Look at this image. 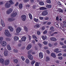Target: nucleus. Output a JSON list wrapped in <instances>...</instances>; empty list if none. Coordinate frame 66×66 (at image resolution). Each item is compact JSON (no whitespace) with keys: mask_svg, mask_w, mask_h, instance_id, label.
<instances>
[{"mask_svg":"<svg viewBox=\"0 0 66 66\" xmlns=\"http://www.w3.org/2000/svg\"><path fill=\"white\" fill-rule=\"evenodd\" d=\"M5 62L4 60L2 58H1L0 59V62L1 63L3 64Z\"/></svg>","mask_w":66,"mask_h":66,"instance_id":"14","label":"nucleus"},{"mask_svg":"<svg viewBox=\"0 0 66 66\" xmlns=\"http://www.w3.org/2000/svg\"><path fill=\"white\" fill-rule=\"evenodd\" d=\"M34 28H39L40 27V26L39 24H37L35 25H34Z\"/></svg>","mask_w":66,"mask_h":66,"instance_id":"19","label":"nucleus"},{"mask_svg":"<svg viewBox=\"0 0 66 66\" xmlns=\"http://www.w3.org/2000/svg\"><path fill=\"white\" fill-rule=\"evenodd\" d=\"M42 15L43 16H46L47 15H48V12L46 11H44L42 12Z\"/></svg>","mask_w":66,"mask_h":66,"instance_id":"7","label":"nucleus"},{"mask_svg":"<svg viewBox=\"0 0 66 66\" xmlns=\"http://www.w3.org/2000/svg\"><path fill=\"white\" fill-rule=\"evenodd\" d=\"M59 49L58 48H56L54 50V52H56V53H59L60 52H61V51H59Z\"/></svg>","mask_w":66,"mask_h":66,"instance_id":"6","label":"nucleus"},{"mask_svg":"<svg viewBox=\"0 0 66 66\" xmlns=\"http://www.w3.org/2000/svg\"><path fill=\"white\" fill-rule=\"evenodd\" d=\"M13 62H15V63H18V60L17 59H14L13 60Z\"/></svg>","mask_w":66,"mask_h":66,"instance_id":"27","label":"nucleus"},{"mask_svg":"<svg viewBox=\"0 0 66 66\" xmlns=\"http://www.w3.org/2000/svg\"><path fill=\"white\" fill-rule=\"evenodd\" d=\"M54 27H53V26H52L51 27L50 29V30H51V31L54 30Z\"/></svg>","mask_w":66,"mask_h":66,"instance_id":"36","label":"nucleus"},{"mask_svg":"<svg viewBox=\"0 0 66 66\" xmlns=\"http://www.w3.org/2000/svg\"><path fill=\"white\" fill-rule=\"evenodd\" d=\"M7 49L9 50H11V46H10L9 45H7Z\"/></svg>","mask_w":66,"mask_h":66,"instance_id":"23","label":"nucleus"},{"mask_svg":"<svg viewBox=\"0 0 66 66\" xmlns=\"http://www.w3.org/2000/svg\"><path fill=\"white\" fill-rule=\"evenodd\" d=\"M4 3H5L3 1L0 2V5H2V4H4Z\"/></svg>","mask_w":66,"mask_h":66,"instance_id":"41","label":"nucleus"},{"mask_svg":"<svg viewBox=\"0 0 66 66\" xmlns=\"http://www.w3.org/2000/svg\"><path fill=\"white\" fill-rule=\"evenodd\" d=\"M39 4L41 5H43L44 4V2H39Z\"/></svg>","mask_w":66,"mask_h":66,"instance_id":"37","label":"nucleus"},{"mask_svg":"<svg viewBox=\"0 0 66 66\" xmlns=\"http://www.w3.org/2000/svg\"><path fill=\"white\" fill-rule=\"evenodd\" d=\"M2 45L3 47H5L7 45V43L5 41H4L3 43H2Z\"/></svg>","mask_w":66,"mask_h":66,"instance_id":"11","label":"nucleus"},{"mask_svg":"<svg viewBox=\"0 0 66 66\" xmlns=\"http://www.w3.org/2000/svg\"><path fill=\"white\" fill-rule=\"evenodd\" d=\"M26 63H27V64L29 63L30 62V61H29V60L28 59H26Z\"/></svg>","mask_w":66,"mask_h":66,"instance_id":"35","label":"nucleus"},{"mask_svg":"<svg viewBox=\"0 0 66 66\" xmlns=\"http://www.w3.org/2000/svg\"><path fill=\"white\" fill-rule=\"evenodd\" d=\"M10 63V61L9 60H6L5 61V65H8Z\"/></svg>","mask_w":66,"mask_h":66,"instance_id":"10","label":"nucleus"},{"mask_svg":"<svg viewBox=\"0 0 66 66\" xmlns=\"http://www.w3.org/2000/svg\"><path fill=\"white\" fill-rule=\"evenodd\" d=\"M50 39L51 40L53 41V42H55V41H56V40H57L54 37L51 38Z\"/></svg>","mask_w":66,"mask_h":66,"instance_id":"13","label":"nucleus"},{"mask_svg":"<svg viewBox=\"0 0 66 66\" xmlns=\"http://www.w3.org/2000/svg\"><path fill=\"white\" fill-rule=\"evenodd\" d=\"M51 56L53 57H56V56L55 55V54L54 53H53L51 54Z\"/></svg>","mask_w":66,"mask_h":66,"instance_id":"24","label":"nucleus"},{"mask_svg":"<svg viewBox=\"0 0 66 66\" xmlns=\"http://www.w3.org/2000/svg\"><path fill=\"white\" fill-rule=\"evenodd\" d=\"M32 37L33 38H36V39H37V37H36L35 35H32Z\"/></svg>","mask_w":66,"mask_h":66,"instance_id":"45","label":"nucleus"},{"mask_svg":"<svg viewBox=\"0 0 66 66\" xmlns=\"http://www.w3.org/2000/svg\"><path fill=\"white\" fill-rule=\"evenodd\" d=\"M62 48L63 49L66 48V45H63L62 46Z\"/></svg>","mask_w":66,"mask_h":66,"instance_id":"55","label":"nucleus"},{"mask_svg":"<svg viewBox=\"0 0 66 66\" xmlns=\"http://www.w3.org/2000/svg\"><path fill=\"white\" fill-rule=\"evenodd\" d=\"M59 10V12H60V13H63V10H62V9H58Z\"/></svg>","mask_w":66,"mask_h":66,"instance_id":"34","label":"nucleus"},{"mask_svg":"<svg viewBox=\"0 0 66 66\" xmlns=\"http://www.w3.org/2000/svg\"><path fill=\"white\" fill-rule=\"evenodd\" d=\"M5 34L7 36H11V34H10L9 31L7 30H5Z\"/></svg>","mask_w":66,"mask_h":66,"instance_id":"2","label":"nucleus"},{"mask_svg":"<svg viewBox=\"0 0 66 66\" xmlns=\"http://www.w3.org/2000/svg\"><path fill=\"white\" fill-rule=\"evenodd\" d=\"M34 20L36 22H37L38 21V19H37L36 18H34Z\"/></svg>","mask_w":66,"mask_h":66,"instance_id":"42","label":"nucleus"},{"mask_svg":"<svg viewBox=\"0 0 66 66\" xmlns=\"http://www.w3.org/2000/svg\"><path fill=\"white\" fill-rule=\"evenodd\" d=\"M17 15V13L13 12L11 14V17L13 18V17H15Z\"/></svg>","mask_w":66,"mask_h":66,"instance_id":"1","label":"nucleus"},{"mask_svg":"<svg viewBox=\"0 0 66 66\" xmlns=\"http://www.w3.org/2000/svg\"><path fill=\"white\" fill-rule=\"evenodd\" d=\"M11 40V39L9 38H6V41H9V42H10Z\"/></svg>","mask_w":66,"mask_h":66,"instance_id":"38","label":"nucleus"},{"mask_svg":"<svg viewBox=\"0 0 66 66\" xmlns=\"http://www.w3.org/2000/svg\"><path fill=\"white\" fill-rule=\"evenodd\" d=\"M45 19L46 20H48L49 19V18L48 17L45 18Z\"/></svg>","mask_w":66,"mask_h":66,"instance_id":"62","label":"nucleus"},{"mask_svg":"<svg viewBox=\"0 0 66 66\" xmlns=\"http://www.w3.org/2000/svg\"><path fill=\"white\" fill-rule=\"evenodd\" d=\"M51 24V22H47V25H50Z\"/></svg>","mask_w":66,"mask_h":66,"instance_id":"47","label":"nucleus"},{"mask_svg":"<svg viewBox=\"0 0 66 66\" xmlns=\"http://www.w3.org/2000/svg\"><path fill=\"white\" fill-rule=\"evenodd\" d=\"M30 0H24V2H28V1H29Z\"/></svg>","mask_w":66,"mask_h":66,"instance_id":"61","label":"nucleus"},{"mask_svg":"<svg viewBox=\"0 0 66 66\" xmlns=\"http://www.w3.org/2000/svg\"><path fill=\"white\" fill-rule=\"evenodd\" d=\"M13 50L14 52H15V53H17V52L18 51V50H16L15 49H13Z\"/></svg>","mask_w":66,"mask_h":66,"instance_id":"44","label":"nucleus"},{"mask_svg":"<svg viewBox=\"0 0 66 66\" xmlns=\"http://www.w3.org/2000/svg\"><path fill=\"white\" fill-rule=\"evenodd\" d=\"M26 7H30V6L29 5H26Z\"/></svg>","mask_w":66,"mask_h":66,"instance_id":"60","label":"nucleus"},{"mask_svg":"<svg viewBox=\"0 0 66 66\" xmlns=\"http://www.w3.org/2000/svg\"><path fill=\"white\" fill-rule=\"evenodd\" d=\"M13 11V9L12 8H10L8 10L6 11V13L7 14H11Z\"/></svg>","mask_w":66,"mask_h":66,"instance_id":"4","label":"nucleus"},{"mask_svg":"<svg viewBox=\"0 0 66 66\" xmlns=\"http://www.w3.org/2000/svg\"><path fill=\"white\" fill-rule=\"evenodd\" d=\"M4 56H6L8 55V51L7 50H5L4 52Z\"/></svg>","mask_w":66,"mask_h":66,"instance_id":"9","label":"nucleus"},{"mask_svg":"<svg viewBox=\"0 0 66 66\" xmlns=\"http://www.w3.org/2000/svg\"><path fill=\"white\" fill-rule=\"evenodd\" d=\"M32 47V45L31 44H29L27 46V50H29V49H30Z\"/></svg>","mask_w":66,"mask_h":66,"instance_id":"12","label":"nucleus"},{"mask_svg":"<svg viewBox=\"0 0 66 66\" xmlns=\"http://www.w3.org/2000/svg\"><path fill=\"white\" fill-rule=\"evenodd\" d=\"M32 52V51H29L28 52V55H31V52Z\"/></svg>","mask_w":66,"mask_h":66,"instance_id":"43","label":"nucleus"},{"mask_svg":"<svg viewBox=\"0 0 66 66\" xmlns=\"http://www.w3.org/2000/svg\"><path fill=\"white\" fill-rule=\"evenodd\" d=\"M19 39V37H18L15 36L14 37V40L15 41H17Z\"/></svg>","mask_w":66,"mask_h":66,"instance_id":"18","label":"nucleus"},{"mask_svg":"<svg viewBox=\"0 0 66 66\" xmlns=\"http://www.w3.org/2000/svg\"><path fill=\"white\" fill-rule=\"evenodd\" d=\"M35 66H39V64L37 62H36L35 64Z\"/></svg>","mask_w":66,"mask_h":66,"instance_id":"46","label":"nucleus"},{"mask_svg":"<svg viewBox=\"0 0 66 66\" xmlns=\"http://www.w3.org/2000/svg\"><path fill=\"white\" fill-rule=\"evenodd\" d=\"M39 55L40 59H42L43 57V55L42 53H39Z\"/></svg>","mask_w":66,"mask_h":66,"instance_id":"20","label":"nucleus"},{"mask_svg":"<svg viewBox=\"0 0 66 66\" xmlns=\"http://www.w3.org/2000/svg\"><path fill=\"white\" fill-rule=\"evenodd\" d=\"M24 29L26 32H27V31H28V28H27V27L26 26L24 27Z\"/></svg>","mask_w":66,"mask_h":66,"instance_id":"33","label":"nucleus"},{"mask_svg":"<svg viewBox=\"0 0 66 66\" xmlns=\"http://www.w3.org/2000/svg\"><path fill=\"white\" fill-rule=\"evenodd\" d=\"M58 59L59 60H62L63 59V57L62 56H60L58 57Z\"/></svg>","mask_w":66,"mask_h":66,"instance_id":"49","label":"nucleus"},{"mask_svg":"<svg viewBox=\"0 0 66 66\" xmlns=\"http://www.w3.org/2000/svg\"><path fill=\"white\" fill-rule=\"evenodd\" d=\"M5 6L6 8H9L11 6V4L9 2H7L5 4Z\"/></svg>","mask_w":66,"mask_h":66,"instance_id":"5","label":"nucleus"},{"mask_svg":"<svg viewBox=\"0 0 66 66\" xmlns=\"http://www.w3.org/2000/svg\"><path fill=\"white\" fill-rule=\"evenodd\" d=\"M3 37H0V44H1V43H2V40H3Z\"/></svg>","mask_w":66,"mask_h":66,"instance_id":"30","label":"nucleus"},{"mask_svg":"<svg viewBox=\"0 0 66 66\" xmlns=\"http://www.w3.org/2000/svg\"><path fill=\"white\" fill-rule=\"evenodd\" d=\"M28 38L29 40H31V36L29 35H28Z\"/></svg>","mask_w":66,"mask_h":66,"instance_id":"58","label":"nucleus"},{"mask_svg":"<svg viewBox=\"0 0 66 66\" xmlns=\"http://www.w3.org/2000/svg\"><path fill=\"white\" fill-rule=\"evenodd\" d=\"M45 29V27L43 26V27H42L41 29L42 30H44Z\"/></svg>","mask_w":66,"mask_h":66,"instance_id":"64","label":"nucleus"},{"mask_svg":"<svg viewBox=\"0 0 66 66\" xmlns=\"http://www.w3.org/2000/svg\"><path fill=\"white\" fill-rule=\"evenodd\" d=\"M48 46L49 47H51L52 46V45L51 44V43H49V44H48Z\"/></svg>","mask_w":66,"mask_h":66,"instance_id":"63","label":"nucleus"},{"mask_svg":"<svg viewBox=\"0 0 66 66\" xmlns=\"http://www.w3.org/2000/svg\"><path fill=\"white\" fill-rule=\"evenodd\" d=\"M27 57L30 60H33V56L31 55H28L27 56Z\"/></svg>","mask_w":66,"mask_h":66,"instance_id":"8","label":"nucleus"},{"mask_svg":"<svg viewBox=\"0 0 66 66\" xmlns=\"http://www.w3.org/2000/svg\"><path fill=\"white\" fill-rule=\"evenodd\" d=\"M9 2L10 4L11 5H12V4H14V3L13 2V1L11 0L9 1Z\"/></svg>","mask_w":66,"mask_h":66,"instance_id":"28","label":"nucleus"},{"mask_svg":"<svg viewBox=\"0 0 66 66\" xmlns=\"http://www.w3.org/2000/svg\"><path fill=\"white\" fill-rule=\"evenodd\" d=\"M37 33L38 35H40V31H38L37 32Z\"/></svg>","mask_w":66,"mask_h":66,"instance_id":"48","label":"nucleus"},{"mask_svg":"<svg viewBox=\"0 0 66 66\" xmlns=\"http://www.w3.org/2000/svg\"><path fill=\"white\" fill-rule=\"evenodd\" d=\"M39 9L40 10H46L47 9V8L44 7H41Z\"/></svg>","mask_w":66,"mask_h":66,"instance_id":"26","label":"nucleus"},{"mask_svg":"<svg viewBox=\"0 0 66 66\" xmlns=\"http://www.w3.org/2000/svg\"><path fill=\"white\" fill-rule=\"evenodd\" d=\"M1 24L3 27H5V24H4L3 21V20H2L1 21Z\"/></svg>","mask_w":66,"mask_h":66,"instance_id":"21","label":"nucleus"},{"mask_svg":"<svg viewBox=\"0 0 66 66\" xmlns=\"http://www.w3.org/2000/svg\"><path fill=\"white\" fill-rule=\"evenodd\" d=\"M14 20H15V19H14V18H10L8 19V21H14Z\"/></svg>","mask_w":66,"mask_h":66,"instance_id":"16","label":"nucleus"},{"mask_svg":"<svg viewBox=\"0 0 66 66\" xmlns=\"http://www.w3.org/2000/svg\"><path fill=\"white\" fill-rule=\"evenodd\" d=\"M19 7L20 9H21V8H22V7H23L22 4H20L19 5Z\"/></svg>","mask_w":66,"mask_h":66,"instance_id":"25","label":"nucleus"},{"mask_svg":"<svg viewBox=\"0 0 66 66\" xmlns=\"http://www.w3.org/2000/svg\"><path fill=\"white\" fill-rule=\"evenodd\" d=\"M21 18V20L24 21L26 19V15L24 14H23L22 15Z\"/></svg>","mask_w":66,"mask_h":66,"instance_id":"3","label":"nucleus"},{"mask_svg":"<svg viewBox=\"0 0 66 66\" xmlns=\"http://www.w3.org/2000/svg\"><path fill=\"white\" fill-rule=\"evenodd\" d=\"M21 39L22 41H23V42H25L26 41V39H27V38L25 37H22Z\"/></svg>","mask_w":66,"mask_h":66,"instance_id":"17","label":"nucleus"},{"mask_svg":"<svg viewBox=\"0 0 66 66\" xmlns=\"http://www.w3.org/2000/svg\"><path fill=\"white\" fill-rule=\"evenodd\" d=\"M16 31L17 33H19V32L21 31V28H18L16 30Z\"/></svg>","mask_w":66,"mask_h":66,"instance_id":"15","label":"nucleus"},{"mask_svg":"<svg viewBox=\"0 0 66 66\" xmlns=\"http://www.w3.org/2000/svg\"><path fill=\"white\" fill-rule=\"evenodd\" d=\"M60 44L61 45H64L63 42H60Z\"/></svg>","mask_w":66,"mask_h":66,"instance_id":"52","label":"nucleus"},{"mask_svg":"<svg viewBox=\"0 0 66 66\" xmlns=\"http://www.w3.org/2000/svg\"><path fill=\"white\" fill-rule=\"evenodd\" d=\"M54 30H51V31H50L49 32V34H51V33H52V32H54Z\"/></svg>","mask_w":66,"mask_h":66,"instance_id":"51","label":"nucleus"},{"mask_svg":"<svg viewBox=\"0 0 66 66\" xmlns=\"http://www.w3.org/2000/svg\"><path fill=\"white\" fill-rule=\"evenodd\" d=\"M47 33V30H45L44 32H43V34H46Z\"/></svg>","mask_w":66,"mask_h":66,"instance_id":"59","label":"nucleus"},{"mask_svg":"<svg viewBox=\"0 0 66 66\" xmlns=\"http://www.w3.org/2000/svg\"><path fill=\"white\" fill-rule=\"evenodd\" d=\"M21 43H19V44H18V47H21Z\"/></svg>","mask_w":66,"mask_h":66,"instance_id":"56","label":"nucleus"},{"mask_svg":"<svg viewBox=\"0 0 66 66\" xmlns=\"http://www.w3.org/2000/svg\"><path fill=\"white\" fill-rule=\"evenodd\" d=\"M35 63V61L34 60H32L31 62V64L32 65H33L34 63Z\"/></svg>","mask_w":66,"mask_h":66,"instance_id":"40","label":"nucleus"},{"mask_svg":"<svg viewBox=\"0 0 66 66\" xmlns=\"http://www.w3.org/2000/svg\"><path fill=\"white\" fill-rule=\"evenodd\" d=\"M28 15L30 19H32V14L31 13H29Z\"/></svg>","mask_w":66,"mask_h":66,"instance_id":"31","label":"nucleus"},{"mask_svg":"<svg viewBox=\"0 0 66 66\" xmlns=\"http://www.w3.org/2000/svg\"><path fill=\"white\" fill-rule=\"evenodd\" d=\"M51 5H46V7H47V8H51Z\"/></svg>","mask_w":66,"mask_h":66,"instance_id":"29","label":"nucleus"},{"mask_svg":"<svg viewBox=\"0 0 66 66\" xmlns=\"http://www.w3.org/2000/svg\"><path fill=\"white\" fill-rule=\"evenodd\" d=\"M43 44H44V45H47L48 43L44 41L43 42Z\"/></svg>","mask_w":66,"mask_h":66,"instance_id":"53","label":"nucleus"},{"mask_svg":"<svg viewBox=\"0 0 66 66\" xmlns=\"http://www.w3.org/2000/svg\"><path fill=\"white\" fill-rule=\"evenodd\" d=\"M36 7V5H34L32 6V8L33 9H35Z\"/></svg>","mask_w":66,"mask_h":66,"instance_id":"54","label":"nucleus"},{"mask_svg":"<svg viewBox=\"0 0 66 66\" xmlns=\"http://www.w3.org/2000/svg\"><path fill=\"white\" fill-rule=\"evenodd\" d=\"M21 59H22V61H24V57L23 56H22L21 57Z\"/></svg>","mask_w":66,"mask_h":66,"instance_id":"50","label":"nucleus"},{"mask_svg":"<svg viewBox=\"0 0 66 66\" xmlns=\"http://www.w3.org/2000/svg\"><path fill=\"white\" fill-rule=\"evenodd\" d=\"M8 29H9L10 31L11 32H12L13 30V27H8Z\"/></svg>","mask_w":66,"mask_h":66,"instance_id":"22","label":"nucleus"},{"mask_svg":"<svg viewBox=\"0 0 66 66\" xmlns=\"http://www.w3.org/2000/svg\"><path fill=\"white\" fill-rule=\"evenodd\" d=\"M50 60V58L48 57H46V62H48Z\"/></svg>","mask_w":66,"mask_h":66,"instance_id":"32","label":"nucleus"},{"mask_svg":"<svg viewBox=\"0 0 66 66\" xmlns=\"http://www.w3.org/2000/svg\"><path fill=\"white\" fill-rule=\"evenodd\" d=\"M55 25L56 26V27H59V25L58 24L56 23L55 24Z\"/></svg>","mask_w":66,"mask_h":66,"instance_id":"57","label":"nucleus"},{"mask_svg":"<svg viewBox=\"0 0 66 66\" xmlns=\"http://www.w3.org/2000/svg\"><path fill=\"white\" fill-rule=\"evenodd\" d=\"M46 1L47 3H49V4H50L51 3V1L50 0H47Z\"/></svg>","mask_w":66,"mask_h":66,"instance_id":"39","label":"nucleus"}]
</instances>
